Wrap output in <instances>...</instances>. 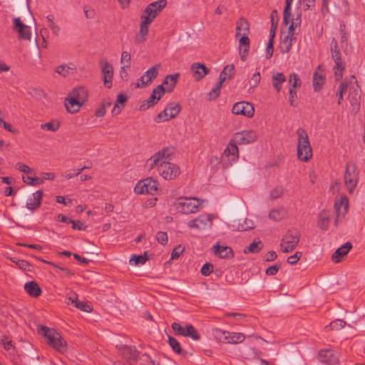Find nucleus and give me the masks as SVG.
Masks as SVG:
<instances>
[{"label": "nucleus", "instance_id": "34", "mask_svg": "<svg viewBox=\"0 0 365 365\" xmlns=\"http://www.w3.org/2000/svg\"><path fill=\"white\" fill-rule=\"evenodd\" d=\"M122 356L128 360L136 361L138 358V351L135 346H123L121 350Z\"/></svg>", "mask_w": 365, "mask_h": 365}, {"label": "nucleus", "instance_id": "38", "mask_svg": "<svg viewBox=\"0 0 365 365\" xmlns=\"http://www.w3.org/2000/svg\"><path fill=\"white\" fill-rule=\"evenodd\" d=\"M286 81V77L282 73H274L272 76V82L277 92L282 89V84Z\"/></svg>", "mask_w": 365, "mask_h": 365}, {"label": "nucleus", "instance_id": "16", "mask_svg": "<svg viewBox=\"0 0 365 365\" xmlns=\"http://www.w3.org/2000/svg\"><path fill=\"white\" fill-rule=\"evenodd\" d=\"M232 111L235 115H242L248 118H251L254 115L255 108L252 104L248 102L241 101L236 103L233 106Z\"/></svg>", "mask_w": 365, "mask_h": 365}, {"label": "nucleus", "instance_id": "51", "mask_svg": "<svg viewBox=\"0 0 365 365\" xmlns=\"http://www.w3.org/2000/svg\"><path fill=\"white\" fill-rule=\"evenodd\" d=\"M289 23L290 25L289 26L288 32L286 34H292V36H295L294 29L301 24L300 14L295 19H292L291 16L288 24Z\"/></svg>", "mask_w": 365, "mask_h": 365}, {"label": "nucleus", "instance_id": "37", "mask_svg": "<svg viewBox=\"0 0 365 365\" xmlns=\"http://www.w3.org/2000/svg\"><path fill=\"white\" fill-rule=\"evenodd\" d=\"M227 341H225V344H239L242 343L245 339V336L242 333L240 332H230L227 331V335H226Z\"/></svg>", "mask_w": 365, "mask_h": 365}, {"label": "nucleus", "instance_id": "63", "mask_svg": "<svg viewBox=\"0 0 365 365\" xmlns=\"http://www.w3.org/2000/svg\"><path fill=\"white\" fill-rule=\"evenodd\" d=\"M78 300V294L76 292H70L66 297V302L67 304H73L74 307Z\"/></svg>", "mask_w": 365, "mask_h": 365}, {"label": "nucleus", "instance_id": "11", "mask_svg": "<svg viewBox=\"0 0 365 365\" xmlns=\"http://www.w3.org/2000/svg\"><path fill=\"white\" fill-rule=\"evenodd\" d=\"M180 168L178 165L168 160L162 170L159 171L158 175L165 180H173L180 174Z\"/></svg>", "mask_w": 365, "mask_h": 365}, {"label": "nucleus", "instance_id": "13", "mask_svg": "<svg viewBox=\"0 0 365 365\" xmlns=\"http://www.w3.org/2000/svg\"><path fill=\"white\" fill-rule=\"evenodd\" d=\"M331 47V56L334 61L335 62V66L334 68L336 80H339L342 76V72L344 69V66L341 61V53L338 48L337 42L333 39Z\"/></svg>", "mask_w": 365, "mask_h": 365}, {"label": "nucleus", "instance_id": "36", "mask_svg": "<svg viewBox=\"0 0 365 365\" xmlns=\"http://www.w3.org/2000/svg\"><path fill=\"white\" fill-rule=\"evenodd\" d=\"M178 77H179V74L175 73V74L167 76L165 78V79L163 82V84H162L165 88V91H167L168 92H171L173 90V88H175V86L177 83Z\"/></svg>", "mask_w": 365, "mask_h": 365}, {"label": "nucleus", "instance_id": "43", "mask_svg": "<svg viewBox=\"0 0 365 365\" xmlns=\"http://www.w3.org/2000/svg\"><path fill=\"white\" fill-rule=\"evenodd\" d=\"M185 334H184L185 337L191 338L192 340L198 341L200 339L201 336L197 332L196 329L190 324H186L185 326Z\"/></svg>", "mask_w": 365, "mask_h": 365}, {"label": "nucleus", "instance_id": "21", "mask_svg": "<svg viewBox=\"0 0 365 365\" xmlns=\"http://www.w3.org/2000/svg\"><path fill=\"white\" fill-rule=\"evenodd\" d=\"M68 96L84 104L88 100V91L85 87L79 86L72 89Z\"/></svg>", "mask_w": 365, "mask_h": 365}, {"label": "nucleus", "instance_id": "42", "mask_svg": "<svg viewBox=\"0 0 365 365\" xmlns=\"http://www.w3.org/2000/svg\"><path fill=\"white\" fill-rule=\"evenodd\" d=\"M349 89V78H346L338 88L336 96H338V104L340 105L344 98V93Z\"/></svg>", "mask_w": 365, "mask_h": 365}, {"label": "nucleus", "instance_id": "23", "mask_svg": "<svg viewBox=\"0 0 365 365\" xmlns=\"http://www.w3.org/2000/svg\"><path fill=\"white\" fill-rule=\"evenodd\" d=\"M140 29L135 36V41L137 43H141L146 41L147 36L149 32V26L151 24L150 22L140 19Z\"/></svg>", "mask_w": 365, "mask_h": 365}, {"label": "nucleus", "instance_id": "20", "mask_svg": "<svg viewBox=\"0 0 365 365\" xmlns=\"http://www.w3.org/2000/svg\"><path fill=\"white\" fill-rule=\"evenodd\" d=\"M190 69L192 72L193 78L197 81H201L210 73V69L201 63H192Z\"/></svg>", "mask_w": 365, "mask_h": 365}, {"label": "nucleus", "instance_id": "19", "mask_svg": "<svg viewBox=\"0 0 365 365\" xmlns=\"http://www.w3.org/2000/svg\"><path fill=\"white\" fill-rule=\"evenodd\" d=\"M212 250L220 259H230L234 257L233 250L228 246H222L217 243L212 246Z\"/></svg>", "mask_w": 365, "mask_h": 365}, {"label": "nucleus", "instance_id": "61", "mask_svg": "<svg viewBox=\"0 0 365 365\" xmlns=\"http://www.w3.org/2000/svg\"><path fill=\"white\" fill-rule=\"evenodd\" d=\"M214 267L211 263L207 262L204 264L201 268V274L203 276L207 277L213 272Z\"/></svg>", "mask_w": 365, "mask_h": 365}, {"label": "nucleus", "instance_id": "45", "mask_svg": "<svg viewBox=\"0 0 365 365\" xmlns=\"http://www.w3.org/2000/svg\"><path fill=\"white\" fill-rule=\"evenodd\" d=\"M346 324V323L345 321L340 319H337L330 322V324L329 325L326 326L325 330H327V331L339 330V329L344 328L345 327Z\"/></svg>", "mask_w": 365, "mask_h": 365}, {"label": "nucleus", "instance_id": "41", "mask_svg": "<svg viewBox=\"0 0 365 365\" xmlns=\"http://www.w3.org/2000/svg\"><path fill=\"white\" fill-rule=\"evenodd\" d=\"M22 180L26 184L31 186H38L43 184L42 179L35 177V173L34 174H28L26 176L23 175Z\"/></svg>", "mask_w": 365, "mask_h": 365}, {"label": "nucleus", "instance_id": "49", "mask_svg": "<svg viewBox=\"0 0 365 365\" xmlns=\"http://www.w3.org/2000/svg\"><path fill=\"white\" fill-rule=\"evenodd\" d=\"M73 70V68L70 66L69 65L62 64V65L57 66L55 69V71L57 73H58L59 75H61L63 77H66L72 73L71 71Z\"/></svg>", "mask_w": 365, "mask_h": 365}, {"label": "nucleus", "instance_id": "39", "mask_svg": "<svg viewBox=\"0 0 365 365\" xmlns=\"http://www.w3.org/2000/svg\"><path fill=\"white\" fill-rule=\"evenodd\" d=\"M287 216V211L283 207H277L273 208L269 214L271 220L274 221L281 220Z\"/></svg>", "mask_w": 365, "mask_h": 365}, {"label": "nucleus", "instance_id": "62", "mask_svg": "<svg viewBox=\"0 0 365 365\" xmlns=\"http://www.w3.org/2000/svg\"><path fill=\"white\" fill-rule=\"evenodd\" d=\"M261 80L260 73L257 71L250 78V84L251 86V88H255L259 83Z\"/></svg>", "mask_w": 365, "mask_h": 365}, {"label": "nucleus", "instance_id": "9", "mask_svg": "<svg viewBox=\"0 0 365 365\" xmlns=\"http://www.w3.org/2000/svg\"><path fill=\"white\" fill-rule=\"evenodd\" d=\"M99 65L103 84L106 88H110L112 87L113 78V67L106 58L101 59L99 61Z\"/></svg>", "mask_w": 365, "mask_h": 365}, {"label": "nucleus", "instance_id": "50", "mask_svg": "<svg viewBox=\"0 0 365 365\" xmlns=\"http://www.w3.org/2000/svg\"><path fill=\"white\" fill-rule=\"evenodd\" d=\"M168 344L175 353L178 354H181L182 353V349L181 348L180 344L175 338L169 336Z\"/></svg>", "mask_w": 365, "mask_h": 365}, {"label": "nucleus", "instance_id": "5", "mask_svg": "<svg viewBox=\"0 0 365 365\" xmlns=\"http://www.w3.org/2000/svg\"><path fill=\"white\" fill-rule=\"evenodd\" d=\"M159 186L160 184L157 180L148 177L136 183L134 192L137 195H155L159 190Z\"/></svg>", "mask_w": 365, "mask_h": 365}, {"label": "nucleus", "instance_id": "30", "mask_svg": "<svg viewBox=\"0 0 365 365\" xmlns=\"http://www.w3.org/2000/svg\"><path fill=\"white\" fill-rule=\"evenodd\" d=\"M250 34V24L248 21L240 18L236 23V38L239 36H248Z\"/></svg>", "mask_w": 365, "mask_h": 365}, {"label": "nucleus", "instance_id": "1", "mask_svg": "<svg viewBox=\"0 0 365 365\" xmlns=\"http://www.w3.org/2000/svg\"><path fill=\"white\" fill-rule=\"evenodd\" d=\"M173 155V148L168 147L163 148L154 153L146 160L145 167L149 171L155 168L158 173L168 160H171Z\"/></svg>", "mask_w": 365, "mask_h": 365}, {"label": "nucleus", "instance_id": "58", "mask_svg": "<svg viewBox=\"0 0 365 365\" xmlns=\"http://www.w3.org/2000/svg\"><path fill=\"white\" fill-rule=\"evenodd\" d=\"M172 329L175 331V334L180 335L184 336V334H185V327H182L178 322H174L171 325Z\"/></svg>", "mask_w": 365, "mask_h": 365}, {"label": "nucleus", "instance_id": "29", "mask_svg": "<svg viewBox=\"0 0 365 365\" xmlns=\"http://www.w3.org/2000/svg\"><path fill=\"white\" fill-rule=\"evenodd\" d=\"M320 361L328 364H334L339 362L337 354L329 350L321 351L319 354Z\"/></svg>", "mask_w": 365, "mask_h": 365}, {"label": "nucleus", "instance_id": "25", "mask_svg": "<svg viewBox=\"0 0 365 365\" xmlns=\"http://www.w3.org/2000/svg\"><path fill=\"white\" fill-rule=\"evenodd\" d=\"M331 210L328 209H324L321 211L318 216L317 226L322 230H327L329 228L330 218H331Z\"/></svg>", "mask_w": 365, "mask_h": 365}, {"label": "nucleus", "instance_id": "32", "mask_svg": "<svg viewBox=\"0 0 365 365\" xmlns=\"http://www.w3.org/2000/svg\"><path fill=\"white\" fill-rule=\"evenodd\" d=\"M83 105V103L76 100H74L73 98H71L68 96H67V97L65 99L66 108L67 111L70 113H76L78 112Z\"/></svg>", "mask_w": 365, "mask_h": 365}, {"label": "nucleus", "instance_id": "6", "mask_svg": "<svg viewBox=\"0 0 365 365\" xmlns=\"http://www.w3.org/2000/svg\"><path fill=\"white\" fill-rule=\"evenodd\" d=\"M300 233L297 230H289L281 240L280 247L282 252H292L297 246Z\"/></svg>", "mask_w": 365, "mask_h": 365}, {"label": "nucleus", "instance_id": "47", "mask_svg": "<svg viewBox=\"0 0 365 365\" xmlns=\"http://www.w3.org/2000/svg\"><path fill=\"white\" fill-rule=\"evenodd\" d=\"M212 335L215 337V339L221 343H225V341H227L225 340L226 335H227V331L222 330L219 328H215L212 329Z\"/></svg>", "mask_w": 365, "mask_h": 365}, {"label": "nucleus", "instance_id": "8", "mask_svg": "<svg viewBox=\"0 0 365 365\" xmlns=\"http://www.w3.org/2000/svg\"><path fill=\"white\" fill-rule=\"evenodd\" d=\"M181 107L178 103H170L168 106L155 118V121L159 123L175 118L178 116Z\"/></svg>", "mask_w": 365, "mask_h": 365}, {"label": "nucleus", "instance_id": "35", "mask_svg": "<svg viewBox=\"0 0 365 365\" xmlns=\"http://www.w3.org/2000/svg\"><path fill=\"white\" fill-rule=\"evenodd\" d=\"M127 100L128 98L124 94L120 93L118 95L116 102L111 110L113 115H117L120 113Z\"/></svg>", "mask_w": 365, "mask_h": 365}, {"label": "nucleus", "instance_id": "10", "mask_svg": "<svg viewBox=\"0 0 365 365\" xmlns=\"http://www.w3.org/2000/svg\"><path fill=\"white\" fill-rule=\"evenodd\" d=\"M344 180L348 191L352 193L358 183V178L354 165L350 164L346 165Z\"/></svg>", "mask_w": 365, "mask_h": 365}, {"label": "nucleus", "instance_id": "7", "mask_svg": "<svg viewBox=\"0 0 365 365\" xmlns=\"http://www.w3.org/2000/svg\"><path fill=\"white\" fill-rule=\"evenodd\" d=\"M166 5V0H158L149 4L141 14L140 19H145L152 23Z\"/></svg>", "mask_w": 365, "mask_h": 365}, {"label": "nucleus", "instance_id": "52", "mask_svg": "<svg viewBox=\"0 0 365 365\" xmlns=\"http://www.w3.org/2000/svg\"><path fill=\"white\" fill-rule=\"evenodd\" d=\"M148 260L146 252L142 255H133L130 259V264L137 265L143 264Z\"/></svg>", "mask_w": 365, "mask_h": 365}, {"label": "nucleus", "instance_id": "24", "mask_svg": "<svg viewBox=\"0 0 365 365\" xmlns=\"http://www.w3.org/2000/svg\"><path fill=\"white\" fill-rule=\"evenodd\" d=\"M237 144V143L234 142V139L232 138L223 152V155L229 158L231 161H235L239 158V150Z\"/></svg>", "mask_w": 365, "mask_h": 365}, {"label": "nucleus", "instance_id": "15", "mask_svg": "<svg viewBox=\"0 0 365 365\" xmlns=\"http://www.w3.org/2000/svg\"><path fill=\"white\" fill-rule=\"evenodd\" d=\"M14 31L18 34L19 38L25 41H30L31 36V28L24 24L20 18H14Z\"/></svg>", "mask_w": 365, "mask_h": 365}, {"label": "nucleus", "instance_id": "28", "mask_svg": "<svg viewBox=\"0 0 365 365\" xmlns=\"http://www.w3.org/2000/svg\"><path fill=\"white\" fill-rule=\"evenodd\" d=\"M238 38L240 58L242 61H245L248 55L250 41L248 36H239Z\"/></svg>", "mask_w": 365, "mask_h": 365}, {"label": "nucleus", "instance_id": "44", "mask_svg": "<svg viewBox=\"0 0 365 365\" xmlns=\"http://www.w3.org/2000/svg\"><path fill=\"white\" fill-rule=\"evenodd\" d=\"M263 247V244L261 241L253 242L249 246L246 247L244 250V253H258Z\"/></svg>", "mask_w": 365, "mask_h": 365}, {"label": "nucleus", "instance_id": "17", "mask_svg": "<svg viewBox=\"0 0 365 365\" xmlns=\"http://www.w3.org/2000/svg\"><path fill=\"white\" fill-rule=\"evenodd\" d=\"M170 197L175 199V205H201L203 203H207V201L204 199L192 197H177L175 191L172 192Z\"/></svg>", "mask_w": 365, "mask_h": 365}, {"label": "nucleus", "instance_id": "48", "mask_svg": "<svg viewBox=\"0 0 365 365\" xmlns=\"http://www.w3.org/2000/svg\"><path fill=\"white\" fill-rule=\"evenodd\" d=\"M293 0H285V7L284 9L283 23L288 24L290 16H292V4Z\"/></svg>", "mask_w": 365, "mask_h": 365}, {"label": "nucleus", "instance_id": "31", "mask_svg": "<svg viewBox=\"0 0 365 365\" xmlns=\"http://www.w3.org/2000/svg\"><path fill=\"white\" fill-rule=\"evenodd\" d=\"M24 290L30 297L34 298L39 297L42 293L41 287L34 281L26 282L24 284Z\"/></svg>", "mask_w": 365, "mask_h": 365}, {"label": "nucleus", "instance_id": "54", "mask_svg": "<svg viewBox=\"0 0 365 365\" xmlns=\"http://www.w3.org/2000/svg\"><path fill=\"white\" fill-rule=\"evenodd\" d=\"M289 84L290 85V88L294 90V88L300 87L301 80L296 73H292L289 76Z\"/></svg>", "mask_w": 365, "mask_h": 365}, {"label": "nucleus", "instance_id": "46", "mask_svg": "<svg viewBox=\"0 0 365 365\" xmlns=\"http://www.w3.org/2000/svg\"><path fill=\"white\" fill-rule=\"evenodd\" d=\"M40 127L42 130L56 132L59 129L60 123L57 120H51L48 123H42Z\"/></svg>", "mask_w": 365, "mask_h": 365}, {"label": "nucleus", "instance_id": "3", "mask_svg": "<svg viewBox=\"0 0 365 365\" xmlns=\"http://www.w3.org/2000/svg\"><path fill=\"white\" fill-rule=\"evenodd\" d=\"M48 344L60 353L66 351L67 344L62 336L53 329L42 326L39 330Z\"/></svg>", "mask_w": 365, "mask_h": 365}, {"label": "nucleus", "instance_id": "4", "mask_svg": "<svg viewBox=\"0 0 365 365\" xmlns=\"http://www.w3.org/2000/svg\"><path fill=\"white\" fill-rule=\"evenodd\" d=\"M348 100L351 105V112L356 114L360 109V92L357 80L354 76L349 77Z\"/></svg>", "mask_w": 365, "mask_h": 365}, {"label": "nucleus", "instance_id": "22", "mask_svg": "<svg viewBox=\"0 0 365 365\" xmlns=\"http://www.w3.org/2000/svg\"><path fill=\"white\" fill-rule=\"evenodd\" d=\"M351 249V243L349 242H345L343 245L336 249V250L332 254L331 260L335 263H339L341 262L342 258L347 255Z\"/></svg>", "mask_w": 365, "mask_h": 365}, {"label": "nucleus", "instance_id": "18", "mask_svg": "<svg viewBox=\"0 0 365 365\" xmlns=\"http://www.w3.org/2000/svg\"><path fill=\"white\" fill-rule=\"evenodd\" d=\"M165 93V88L163 85L158 86L153 89L150 98L140 106V110H146L147 108L154 106Z\"/></svg>", "mask_w": 365, "mask_h": 365}, {"label": "nucleus", "instance_id": "12", "mask_svg": "<svg viewBox=\"0 0 365 365\" xmlns=\"http://www.w3.org/2000/svg\"><path fill=\"white\" fill-rule=\"evenodd\" d=\"M160 67V64H156L145 71L144 74L140 77L139 81L134 83L135 88H145L150 85L153 80L156 78L158 76V69Z\"/></svg>", "mask_w": 365, "mask_h": 365}, {"label": "nucleus", "instance_id": "53", "mask_svg": "<svg viewBox=\"0 0 365 365\" xmlns=\"http://www.w3.org/2000/svg\"><path fill=\"white\" fill-rule=\"evenodd\" d=\"M349 207H334V211L336 214L335 224L337 225L341 217H344L348 211Z\"/></svg>", "mask_w": 365, "mask_h": 365}, {"label": "nucleus", "instance_id": "56", "mask_svg": "<svg viewBox=\"0 0 365 365\" xmlns=\"http://www.w3.org/2000/svg\"><path fill=\"white\" fill-rule=\"evenodd\" d=\"M15 168L19 171L24 173L25 174H27V175L34 173V170L31 168H30L29 165L24 164L22 163H17L15 165Z\"/></svg>", "mask_w": 365, "mask_h": 365}, {"label": "nucleus", "instance_id": "55", "mask_svg": "<svg viewBox=\"0 0 365 365\" xmlns=\"http://www.w3.org/2000/svg\"><path fill=\"white\" fill-rule=\"evenodd\" d=\"M222 85V83L218 82L216 86L208 93L210 101L215 100L220 96Z\"/></svg>", "mask_w": 365, "mask_h": 365}, {"label": "nucleus", "instance_id": "33", "mask_svg": "<svg viewBox=\"0 0 365 365\" xmlns=\"http://www.w3.org/2000/svg\"><path fill=\"white\" fill-rule=\"evenodd\" d=\"M295 38V36H292V34H284L282 36L279 48L282 53H287L290 51L292 46V42Z\"/></svg>", "mask_w": 365, "mask_h": 365}, {"label": "nucleus", "instance_id": "26", "mask_svg": "<svg viewBox=\"0 0 365 365\" xmlns=\"http://www.w3.org/2000/svg\"><path fill=\"white\" fill-rule=\"evenodd\" d=\"M37 207H21L14 212L15 218L19 221H24L30 219L34 211Z\"/></svg>", "mask_w": 365, "mask_h": 365}, {"label": "nucleus", "instance_id": "14", "mask_svg": "<svg viewBox=\"0 0 365 365\" xmlns=\"http://www.w3.org/2000/svg\"><path fill=\"white\" fill-rule=\"evenodd\" d=\"M234 142L240 145L250 144L255 142L258 135L256 131L253 130H245L235 133L233 138Z\"/></svg>", "mask_w": 365, "mask_h": 365}, {"label": "nucleus", "instance_id": "57", "mask_svg": "<svg viewBox=\"0 0 365 365\" xmlns=\"http://www.w3.org/2000/svg\"><path fill=\"white\" fill-rule=\"evenodd\" d=\"M131 56L128 51H123L121 53L120 63L123 66H130Z\"/></svg>", "mask_w": 365, "mask_h": 365}, {"label": "nucleus", "instance_id": "59", "mask_svg": "<svg viewBox=\"0 0 365 365\" xmlns=\"http://www.w3.org/2000/svg\"><path fill=\"white\" fill-rule=\"evenodd\" d=\"M284 192V189L281 186H278L272 189L269 192V197L271 199H277L280 197Z\"/></svg>", "mask_w": 365, "mask_h": 365}, {"label": "nucleus", "instance_id": "64", "mask_svg": "<svg viewBox=\"0 0 365 365\" xmlns=\"http://www.w3.org/2000/svg\"><path fill=\"white\" fill-rule=\"evenodd\" d=\"M334 205H349L348 197L343 194L339 195L336 197Z\"/></svg>", "mask_w": 365, "mask_h": 365}, {"label": "nucleus", "instance_id": "27", "mask_svg": "<svg viewBox=\"0 0 365 365\" xmlns=\"http://www.w3.org/2000/svg\"><path fill=\"white\" fill-rule=\"evenodd\" d=\"M324 84V76L322 71V66H318L313 76V88L314 91H319Z\"/></svg>", "mask_w": 365, "mask_h": 365}, {"label": "nucleus", "instance_id": "40", "mask_svg": "<svg viewBox=\"0 0 365 365\" xmlns=\"http://www.w3.org/2000/svg\"><path fill=\"white\" fill-rule=\"evenodd\" d=\"M235 67L233 64L226 66L220 74L219 82L223 83L226 79H230L234 76Z\"/></svg>", "mask_w": 365, "mask_h": 365}, {"label": "nucleus", "instance_id": "60", "mask_svg": "<svg viewBox=\"0 0 365 365\" xmlns=\"http://www.w3.org/2000/svg\"><path fill=\"white\" fill-rule=\"evenodd\" d=\"M75 307L86 312H91L93 311L92 307L85 302H80L77 300Z\"/></svg>", "mask_w": 365, "mask_h": 365}, {"label": "nucleus", "instance_id": "2", "mask_svg": "<svg viewBox=\"0 0 365 365\" xmlns=\"http://www.w3.org/2000/svg\"><path fill=\"white\" fill-rule=\"evenodd\" d=\"M297 158L302 162H307L312 158V149L307 131L299 128L297 130Z\"/></svg>", "mask_w": 365, "mask_h": 365}]
</instances>
